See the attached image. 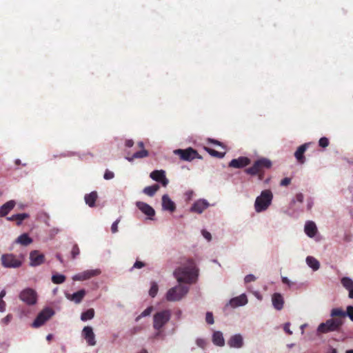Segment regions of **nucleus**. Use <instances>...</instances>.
<instances>
[{"mask_svg":"<svg viewBox=\"0 0 353 353\" xmlns=\"http://www.w3.org/2000/svg\"><path fill=\"white\" fill-rule=\"evenodd\" d=\"M16 242L23 245H28L32 242V240L27 234H23L17 238Z\"/></svg>","mask_w":353,"mask_h":353,"instance_id":"obj_32","label":"nucleus"},{"mask_svg":"<svg viewBox=\"0 0 353 353\" xmlns=\"http://www.w3.org/2000/svg\"><path fill=\"white\" fill-rule=\"evenodd\" d=\"M19 162H20V161L19 159L16 161L17 164L19 163Z\"/></svg>","mask_w":353,"mask_h":353,"instance_id":"obj_64","label":"nucleus"},{"mask_svg":"<svg viewBox=\"0 0 353 353\" xmlns=\"http://www.w3.org/2000/svg\"><path fill=\"white\" fill-rule=\"evenodd\" d=\"M346 353H353V350H347Z\"/></svg>","mask_w":353,"mask_h":353,"instance_id":"obj_63","label":"nucleus"},{"mask_svg":"<svg viewBox=\"0 0 353 353\" xmlns=\"http://www.w3.org/2000/svg\"><path fill=\"white\" fill-rule=\"evenodd\" d=\"M158 290H159V288H158L157 283L154 281H152L151 283V287L149 290L150 296L152 297H154L157 294Z\"/></svg>","mask_w":353,"mask_h":353,"instance_id":"obj_38","label":"nucleus"},{"mask_svg":"<svg viewBox=\"0 0 353 353\" xmlns=\"http://www.w3.org/2000/svg\"><path fill=\"white\" fill-rule=\"evenodd\" d=\"M250 163V159L245 157L234 159L229 163V166L234 168H242Z\"/></svg>","mask_w":353,"mask_h":353,"instance_id":"obj_15","label":"nucleus"},{"mask_svg":"<svg viewBox=\"0 0 353 353\" xmlns=\"http://www.w3.org/2000/svg\"><path fill=\"white\" fill-rule=\"evenodd\" d=\"M202 234L203 236V237L207 239L208 241H210L212 239V236H211V234L206 231V230H203L202 231Z\"/></svg>","mask_w":353,"mask_h":353,"instance_id":"obj_49","label":"nucleus"},{"mask_svg":"<svg viewBox=\"0 0 353 353\" xmlns=\"http://www.w3.org/2000/svg\"><path fill=\"white\" fill-rule=\"evenodd\" d=\"M296 200L299 202L302 203L303 201V195L302 193H299L296 195Z\"/></svg>","mask_w":353,"mask_h":353,"instance_id":"obj_52","label":"nucleus"},{"mask_svg":"<svg viewBox=\"0 0 353 353\" xmlns=\"http://www.w3.org/2000/svg\"><path fill=\"white\" fill-rule=\"evenodd\" d=\"M159 185L157 184H154L150 186L145 187L143 192L148 196H152L155 194V193L159 190Z\"/></svg>","mask_w":353,"mask_h":353,"instance_id":"obj_31","label":"nucleus"},{"mask_svg":"<svg viewBox=\"0 0 353 353\" xmlns=\"http://www.w3.org/2000/svg\"><path fill=\"white\" fill-rule=\"evenodd\" d=\"M205 321L210 325H212V324L214 323V317H213V314H212V312H208L206 313Z\"/></svg>","mask_w":353,"mask_h":353,"instance_id":"obj_42","label":"nucleus"},{"mask_svg":"<svg viewBox=\"0 0 353 353\" xmlns=\"http://www.w3.org/2000/svg\"><path fill=\"white\" fill-rule=\"evenodd\" d=\"M307 146H308L307 143H305V144L300 145L297 148L296 151L294 153V156H295L296 159L300 163H303L305 162V157L303 154H304L305 152L306 151Z\"/></svg>","mask_w":353,"mask_h":353,"instance_id":"obj_25","label":"nucleus"},{"mask_svg":"<svg viewBox=\"0 0 353 353\" xmlns=\"http://www.w3.org/2000/svg\"><path fill=\"white\" fill-rule=\"evenodd\" d=\"M162 207L164 210L171 212L176 210L175 203L170 199L168 194H164L162 196Z\"/></svg>","mask_w":353,"mask_h":353,"instance_id":"obj_21","label":"nucleus"},{"mask_svg":"<svg viewBox=\"0 0 353 353\" xmlns=\"http://www.w3.org/2000/svg\"><path fill=\"white\" fill-rule=\"evenodd\" d=\"M57 259L61 262V263H63V259L61 256V254H57V256H56Z\"/></svg>","mask_w":353,"mask_h":353,"instance_id":"obj_57","label":"nucleus"},{"mask_svg":"<svg viewBox=\"0 0 353 353\" xmlns=\"http://www.w3.org/2000/svg\"><path fill=\"white\" fill-rule=\"evenodd\" d=\"M12 319V315L11 314H8L6 317L1 319V323L3 325H8L10 323Z\"/></svg>","mask_w":353,"mask_h":353,"instance_id":"obj_43","label":"nucleus"},{"mask_svg":"<svg viewBox=\"0 0 353 353\" xmlns=\"http://www.w3.org/2000/svg\"><path fill=\"white\" fill-rule=\"evenodd\" d=\"M134 145V141L132 139H128L125 141V145L128 148H131Z\"/></svg>","mask_w":353,"mask_h":353,"instance_id":"obj_54","label":"nucleus"},{"mask_svg":"<svg viewBox=\"0 0 353 353\" xmlns=\"http://www.w3.org/2000/svg\"><path fill=\"white\" fill-rule=\"evenodd\" d=\"M330 315L332 317H340V319L343 320L347 316L350 319L353 321V306H347L346 312L343 311L341 308H334L332 310Z\"/></svg>","mask_w":353,"mask_h":353,"instance_id":"obj_12","label":"nucleus"},{"mask_svg":"<svg viewBox=\"0 0 353 353\" xmlns=\"http://www.w3.org/2000/svg\"><path fill=\"white\" fill-rule=\"evenodd\" d=\"M255 280H256V277L253 274H248V275L245 276V277L244 279L245 283H250L252 281H254Z\"/></svg>","mask_w":353,"mask_h":353,"instance_id":"obj_47","label":"nucleus"},{"mask_svg":"<svg viewBox=\"0 0 353 353\" xmlns=\"http://www.w3.org/2000/svg\"><path fill=\"white\" fill-rule=\"evenodd\" d=\"M342 285L349 292V297L353 299V280L345 276L341 279Z\"/></svg>","mask_w":353,"mask_h":353,"instance_id":"obj_24","label":"nucleus"},{"mask_svg":"<svg viewBox=\"0 0 353 353\" xmlns=\"http://www.w3.org/2000/svg\"><path fill=\"white\" fill-rule=\"evenodd\" d=\"M19 299L28 305H34L37 302V292L30 288L23 290L19 294Z\"/></svg>","mask_w":353,"mask_h":353,"instance_id":"obj_8","label":"nucleus"},{"mask_svg":"<svg viewBox=\"0 0 353 353\" xmlns=\"http://www.w3.org/2000/svg\"><path fill=\"white\" fill-rule=\"evenodd\" d=\"M150 176L155 181L161 183L165 187L168 184V179L165 176V172L163 170H154L150 173Z\"/></svg>","mask_w":353,"mask_h":353,"instance_id":"obj_14","label":"nucleus"},{"mask_svg":"<svg viewBox=\"0 0 353 353\" xmlns=\"http://www.w3.org/2000/svg\"><path fill=\"white\" fill-rule=\"evenodd\" d=\"M120 222V219L116 220L111 226V231L112 233H116L118 232V224Z\"/></svg>","mask_w":353,"mask_h":353,"instance_id":"obj_46","label":"nucleus"},{"mask_svg":"<svg viewBox=\"0 0 353 353\" xmlns=\"http://www.w3.org/2000/svg\"><path fill=\"white\" fill-rule=\"evenodd\" d=\"M80 253V250L77 244H74L71 250V255L72 259H75Z\"/></svg>","mask_w":353,"mask_h":353,"instance_id":"obj_40","label":"nucleus"},{"mask_svg":"<svg viewBox=\"0 0 353 353\" xmlns=\"http://www.w3.org/2000/svg\"><path fill=\"white\" fill-rule=\"evenodd\" d=\"M212 341L218 346H223L225 344V340L223 339V334L219 331L214 332L212 336Z\"/></svg>","mask_w":353,"mask_h":353,"instance_id":"obj_29","label":"nucleus"},{"mask_svg":"<svg viewBox=\"0 0 353 353\" xmlns=\"http://www.w3.org/2000/svg\"><path fill=\"white\" fill-rule=\"evenodd\" d=\"M153 310V307L152 306H150V307H148L145 310H143L140 315H139L137 319H136V321H139L141 318L143 317H145V316H149L152 312Z\"/></svg>","mask_w":353,"mask_h":353,"instance_id":"obj_39","label":"nucleus"},{"mask_svg":"<svg viewBox=\"0 0 353 353\" xmlns=\"http://www.w3.org/2000/svg\"><path fill=\"white\" fill-rule=\"evenodd\" d=\"M65 276L63 274H54L52 276V281L54 284H61L63 283L65 281Z\"/></svg>","mask_w":353,"mask_h":353,"instance_id":"obj_37","label":"nucleus"},{"mask_svg":"<svg viewBox=\"0 0 353 353\" xmlns=\"http://www.w3.org/2000/svg\"><path fill=\"white\" fill-rule=\"evenodd\" d=\"M196 343L199 347L204 349L207 344V342L204 339H197L196 341Z\"/></svg>","mask_w":353,"mask_h":353,"instance_id":"obj_44","label":"nucleus"},{"mask_svg":"<svg viewBox=\"0 0 353 353\" xmlns=\"http://www.w3.org/2000/svg\"><path fill=\"white\" fill-rule=\"evenodd\" d=\"M230 347L241 348L243 345V339L241 334H234L230 337L228 341Z\"/></svg>","mask_w":353,"mask_h":353,"instance_id":"obj_18","label":"nucleus"},{"mask_svg":"<svg viewBox=\"0 0 353 353\" xmlns=\"http://www.w3.org/2000/svg\"><path fill=\"white\" fill-rule=\"evenodd\" d=\"M85 295V290H80L78 292H77L72 294L66 293L65 297L68 299L74 302L75 303H79L81 302V301L83 300Z\"/></svg>","mask_w":353,"mask_h":353,"instance_id":"obj_20","label":"nucleus"},{"mask_svg":"<svg viewBox=\"0 0 353 353\" xmlns=\"http://www.w3.org/2000/svg\"><path fill=\"white\" fill-rule=\"evenodd\" d=\"M114 174L108 170H105L104 175H103L104 179L106 180L112 179L114 178Z\"/></svg>","mask_w":353,"mask_h":353,"instance_id":"obj_45","label":"nucleus"},{"mask_svg":"<svg viewBox=\"0 0 353 353\" xmlns=\"http://www.w3.org/2000/svg\"><path fill=\"white\" fill-rule=\"evenodd\" d=\"M282 282L290 286L291 282L287 277H282Z\"/></svg>","mask_w":353,"mask_h":353,"instance_id":"obj_56","label":"nucleus"},{"mask_svg":"<svg viewBox=\"0 0 353 353\" xmlns=\"http://www.w3.org/2000/svg\"><path fill=\"white\" fill-rule=\"evenodd\" d=\"M290 324L289 323H287L284 325V330L289 334H292V332L290 329Z\"/></svg>","mask_w":353,"mask_h":353,"instance_id":"obj_51","label":"nucleus"},{"mask_svg":"<svg viewBox=\"0 0 353 353\" xmlns=\"http://www.w3.org/2000/svg\"><path fill=\"white\" fill-rule=\"evenodd\" d=\"M272 161L267 158H260L255 161L253 165L245 170V172L251 176H257L259 180L264 179L265 172L272 168Z\"/></svg>","mask_w":353,"mask_h":353,"instance_id":"obj_2","label":"nucleus"},{"mask_svg":"<svg viewBox=\"0 0 353 353\" xmlns=\"http://www.w3.org/2000/svg\"><path fill=\"white\" fill-rule=\"evenodd\" d=\"M209 203L203 199H199L194 202L190 208V211L198 214L202 213L208 207Z\"/></svg>","mask_w":353,"mask_h":353,"instance_id":"obj_17","label":"nucleus"},{"mask_svg":"<svg viewBox=\"0 0 353 353\" xmlns=\"http://www.w3.org/2000/svg\"><path fill=\"white\" fill-rule=\"evenodd\" d=\"M138 145H139V146L140 148H143V146H144L143 143V142H141V141L139 142Z\"/></svg>","mask_w":353,"mask_h":353,"instance_id":"obj_60","label":"nucleus"},{"mask_svg":"<svg viewBox=\"0 0 353 353\" xmlns=\"http://www.w3.org/2000/svg\"><path fill=\"white\" fill-rule=\"evenodd\" d=\"M98 198V194L96 191H93L90 194H87L85 195L84 199L85 203L90 208H93L95 206V202Z\"/></svg>","mask_w":353,"mask_h":353,"instance_id":"obj_27","label":"nucleus"},{"mask_svg":"<svg viewBox=\"0 0 353 353\" xmlns=\"http://www.w3.org/2000/svg\"><path fill=\"white\" fill-rule=\"evenodd\" d=\"M29 217V214L26 213L17 214L8 217L10 221H16L18 225H21L22 221Z\"/></svg>","mask_w":353,"mask_h":353,"instance_id":"obj_30","label":"nucleus"},{"mask_svg":"<svg viewBox=\"0 0 353 353\" xmlns=\"http://www.w3.org/2000/svg\"><path fill=\"white\" fill-rule=\"evenodd\" d=\"M307 264L314 270H317L320 268L319 262L313 256H307L306 258Z\"/></svg>","mask_w":353,"mask_h":353,"instance_id":"obj_33","label":"nucleus"},{"mask_svg":"<svg viewBox=\"0 0 353 353\" xmlns=\"http://www.w3.org/2000/svg\"><path fill=\"white\" fill-rule=\"evenodd\" d=\"M82 334L89 345L93 346L96 345L95 336L91 327H84Z\"/></svg>","mask_w":353,"mask_h":353,"instance_id":"obj_16","label":"nucleus"},{"mask_svg":"<svg viewBox=\"0 0 353 353\" xmlns=\"http://www.w3.org/2000/svg\"><path fill=\"white\" fill-rule=\"evenodd\" d=\"M272 302L274 307L277 310H281L283 307L284 300L282 295L279 293H274L272 296Z\"/></svg>","mask_w":353,"mask_h":353,"instance_id":"obj_23","label":"nucleus"},{"mask_svg":"<svg viewBox=\"0 0 353 353\" xmlns=\"http://www.w3.org/2000/svg\"><path fill=\"white\" fill-rule=\"evenodd\" d=\"M189 291V288L185 285H178L170 288L166 294V299L168 301H177L181 300Z\"/></svg>","mask_w":353,"mask_h":353,"instance_id":"obj_6","label":"nucleus"},{"mask_svg":"<svg viewBox=\"0 0 353 353\" xmlns=\"http://www.w3.org/2000/svg\"><path fill=\"white\" fill-rule=\"evenodd\" d=\"M6 295V292L4 290H2L0 292V300H2L3 297Z\"/></svg>","mask_w":353,"mask_h":353,"instance_id":"obj_58","label":"nucleus"},{"mask_svg":"<svg viewBox=\"0 0 353 353\" xmlns=\"http://www.w3.org/2000/svg\"><path fill=\"white\" fill-rule=\"evenodd\" d=\"M144 266H145V263H143L141 261H137L134 263V264L133 265V268H139H139H143Z\"/></svg>","mask_w":353,"mask_h":353,"instance_id":"obj_50","label":"nucleus"},{"mask_svg":"<svg viewBox=\"0 0 353 353\" xmlns=\"http://www.w3.org/2000/svg\"><path fill=\"white\" fill-rule=\"evenodd\" d=\"M148 156V152L146 150H142L133 154L132 157H127L129 161H132L134 159H141Z\"/></svg>","mask_w":353,"mask_h":353,"instance_id":"obj_34","label":"nucleus"},{"mask_svg":"<svg viewBox=\"0 0 353 353\" xmlns=\"http://www.w3.org/2000/svg\"><path fill=\"white\" fill-rule=\"evenodd\" d=\"M99 269L87 270L80 273H78L72 276L73 281H85L92 277L97 276L101 274Z\"/></svg>","mask_w":353,"mask_h":353,"instance_id":"obj_11","label":"nucleus"},{"mask_svg":"<svg viewBox=\"0 0 353 353\" xmlns=\"http://www.w3.org/2000/svg\"><path fill=\"white\" fill-rule=\"evenodd\" d=\"M248 303V299L245 294H241L239 296L232 298L230 301V304L232 307L245 305Z\"/></svg>","mask_w":353,"mask_h":353,"instance_id":"obj_22","label":"nucleus"},{"mask_svg":"<svg viewBox=\"0 0 353 353\" xmlns=\"http://www.w3.org/2000/svg\"><path fill=\"white\" fill-rule=\"evenodd\" d=\"M30 266H38L44 263L45 256L38 250H33L30 253Z\"/></svg>","mask_w":353,"mask_h":353,"instance_id":"obj_13","label":"nucleus"},{"mask_svg":"<svg viewBox=\"0 0 353 353\" xmlns=\"http://www.w3.org/2000/svg\"><path fill=\"white\" fill-rule=\"evenodd\" d=\"M139 353H148V351L145 349H143L141 352H139Z\"/></svg>","mask_w":353,"mask_h":353,"instance_id":"obj_62","label":"nucleus"},{"mask_svg":"<svg viewBox=\"0 0 353 353\" xmlns=\"http://www.w3.org/2000/svg\"><path fill=\"white\" fill-rule=\"evenodd\" d=\"M197 272L194 261L188 259L183 266L174 270V275L179 283H192L198 275Z\"/></svg>","mask_w":353,"mask_h":353,"instance_id":"obj_1","label":"nucleus"},{"mask_svg":"<svg viewBox=\"0 0 353 353\" xmlns=\"http://www.w3.org/2000/svg\"><path fill=\"white\" fill-rule=\"evenodd\" d=\"M273 194L270 190H263L256 197L254 203V209L256 212L266 210L272 203Z\"/></svg>","mask_w":353,"mask_h":353,"instance_id":"obj_4","label":"nucleus"},{"mask_svg":"<svg viewBox=\"0 0 353 353\" xmlns=\"http://www.w3.org/2000/svg\"><path fill=\"white\" fill-rule=\"evenodd\" d=\"M208 141L210 142V143H212L215 145H219V146H221V147H223V145L221 142L217 141V140H214V139H208Z\"/></svg>","mask_w":353,"mask_h":353,"instance_id":"obj_53","label":"nucleus"},{"mask_svg":"<svg viewBox=\"0 0 353 353\" xmlns=\"http://www.w3.org/2000/svg\"><path fill=\"white\" fill-rule=\"evenodd\" d=\"M205 150L207 151L211 156L214 157H216V158H219V159H222L224 157L225 154V152H218L214 149H212V148H208V147H205L204 148Z\"/></svg>","mask_w":353,"mask_h":353,"instance_id":"obj_35","label":"nucleus"},{"mask_svg":"<svg viewBox=\"0 0 353 353\" xmlns=\"http://www.w3.org/2000/svg\"><path fill=\"white\" fill-rule=\"evenodd\" d=\"M1 264L6 268H17L21 266L22 256H17L13 254H4L1 257Z\"/></svg>","mask_w":353,"mask_h":353,"instance_id":"obj_7","label":"nucleus"},{"mask_svg":"<svg viewBox=\"0 0 353 353\" xmlns=\"http://www.w3.org/2000/svg\"><path fill=\"white\" fill-rule=\"evenodd\" d=\"M54 314V312L52 309L50 307H46L42 310L34 322L32 324L33 327L37 328L43 325L48 319H50Z\"/></svg>","mask_w":353,"mask_h":353,"instance_id":"obj_9","label":"nucleus"},{"mask_svg":"<svg viewBox=\"0 0 353 353\" xmlns=\"http://www.w3.org/2000/svg\"><path fill=\"white\" fill-rule=\"evenodd\" d=\"M343 320L340 317H335L327 320L325 323H321L318 328V333H327L330 332L338 331L343 324Z\"/></svg>","mask_w":353,"mask_h":353,"instance_id":"obj_5","label":"nucleus"},{"mask_svg":"<svg viewBox=\"0 0 353 353\" xmlns=\"http://www.w3.org/2000/svg\"><path fill=\"white\" fill-rule=\"evenodd\" d=\"M6 303L3 300H0V312H4L6 310Z\"/></svg>","mask_w":353,"mask_h":353,"instance_id":"obj_55","label":"nucleus"},{"mask_svg":"<svg viewBox=\"0 0 353 353\" xmlns=\"http://www.w3.org/2000/svg\"><path fill=\"white\" fill-rule=\"evenodd\" d=\"M15 206V202L12 200L9 201L0 207V216L7 215Z\"/></svg>","mask_w":353,"mask_h":353,"instance_id":"obj_26","label":"nucleus"},{"mask_svg":"<svg viewBox=\"0 0 353 353\" xmlns=\"http://www.w3.org/2000/svg\"><path fill=\"white\" fill-rule=\"evenodd\" d=\"M291 183V179L290 178H288V177H285L284 179H283L281 182H280V185L281 186H287L290 183Z\"/></svg>","mask_w":353,"mask_h":353,"instance_id":"obj_48","label":"nucleus"},{"mask_svg":"<svg viewBox=\"0 0 353 353\" xmlns=\"http://www.w3.org/2000/svg\"><path fill=\"white\" fill-rule=\"evenodd\" d=\"M137 206L143 213H144L151 219L152 217L154 216L155 214L154 210L150 205L145 203L138 201L137 203Z\"/></svg>","mask_w":353,"mask_h":353,"instance_id":"obj_19","label":"nucleus"},{"mask_svg":"<svg viewBox=\"0 0 353 353\" xmlns=\"http://www.w3.org/2000/svg\"><path fill=\"white\" fill-rule=\"evenodd\" d=\"M317 228L315 223L312 221H307L305 225V232L310 237H313L316 235Z\"/></svg>","mask_w":353,"mask_h":353,"instance_id":"obj_28","label":"nucleus"},{"mask_svg":"<svg viewBox=\"0 0 353 353\" xmlns=\"http://www.w3.org/2000/svg\"><path fill=\"white\" fill-rule=\"evenodd\" d=\"M94 316V310L93 309H88L85 312L81 313V319L83 321L92 319Z\"/></svg>","mask_w":353,"mask_h":353,"instance_id":"obj_36","label":"nucleus"},{"mask_svg":"<svg viewBox=\"0 0 353 353\" xmlns=\"http://www.w3.org/2000/svg\"><path fill=\"white\" fill-rule=\"evenodd\" d=\"M52 337V334H48L47 336L46 339H47L48 341H50V340H51Z\"/></svg>","mask_w":353,"mask_h":353,"instance_id":"obj_61","label":"nucleus"},{"mask_svg":"<svg viewBox=\"0 0 353 353\" xmlns=\"http://www.w3.org/2000/svg\"><path fill=\"white\" fill-rule=\"evenodd\" d=\"M329 140L326 137H321L319 141V145L320 147H322L323 148H326L329 145Z\"/></svg>","mask_w":353,"mask_h":353,"instance_id":"obj_41","label":"nucleus"},{"mask_svg":"<svg viewBox=\"0 0 353 353\" xmlns=\"http://www.w3.org/2000/svg\"><path fill=\"white\" fill-rule=\"evenodd\" d=\"M174 153L179 156L180 159L183 161H191L194 159H202L201 156L197 151L192 148L187 149H177L174 150Z\"/></svg>","mask_w":353,"mask_h":353,"instance_id":"obj_10","label":"nucleus"},{"mask_svg":"<svg viewBox=\"0 0 353 353\" xmlns=\"http://www.w3.org/2000/svg\"><path fill=\"white\" fill-rule=\"evenodd\" d=\"M330 353H337V350L335 348H332Z\"/></svg>","mask_w":353,"mask_h":353,"instance_id":"obj_59","label":"nucleus"},{"mask_svg":"<svg viewBox=\"0 0 353 353\" xmlns=\"http://www.w3.org/2000/svg\"><path fill=\"white\" fill-rule=\"evenodd\" d=\"M170 310H163L156 312L153 316V328L157 331L154 338H157L162 332L163 327L171 319Z\"/></svg>","mask_w":353,"mask_h":353,"instance_id":"obj_3","label":"nucleus"}]
</instances>
